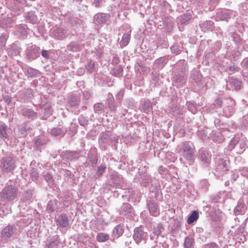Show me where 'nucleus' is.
<instances>
[{
    "instance_id": "nucleus-1",
    "label": "nucleus",
    "mask_w": 248,
    "mask_h": 248,
    "mask_svg": "<svg viewBox=\"0 0 248 248\" xmlns=\"http://www.w3.org/2000/svg\"><path fill=\"white\" fill-rule=\"evenodd\" d=\"M0 167L6 172H10L15 169L16 161L11 157H3L1 160Z\"/></svg>"
},
{
    "instance_id": "nucleus-2",
    "label": "nucleus",
    "mask_w": 248,
    "mask_h": 248,
    "mask_svg": "<svg viewBox=\"0 0 248 248\" xmlns=\"http://www.w3.org/2000/svg\"><path fill=\"white\" fill-rule=\"evenodd\" d=\"M16 190L15 188L8 186L4 188L0 193L1 198L7 200H13L16 195Z\"/></svg>"
},
{
    "instance_id": "nucleus-3",
    "label": "nucleus",
    "mask_w": 248,
    "mask_h": 248,
    "mask_svg": "<svg viewBox=\"0 0 248 248\" xmlns=\"http://www.w3.org/2000/svg\"><path fill=\"white\" fill-rule=\"evenodd\" d=\"M183 156L187 160L191 161L194 153V149L188 143H185L182 147Z\"/></svg>"
},
{
    "instance_id": "nucleus-4",
    "label": "nucleus",
    "mask_w": 248,
    "mask_h": 248,
    "mask_svg": "<svg viewBox=\"0 0 248 248\" xmlns=\"http://www.w3.org/2000/svg\"><path fill=\"white\" fill-rule=\"evenodd\" d=\"M14 230L12 226L5 227L1 232V237L4 239L10 238L13 234Z\"/></svg>"
},
{
    "instance_id": "nucleus-5",
    "label": "nucleus",
    "mask_w": 248,
    "mask_h": 248,
    "mask_svg": "<svg viewBox=\"0 0 248 248\" xmlns=\"http://www.w3.org/2000/svg\"><path fill=\"white\" fill-rule=\"evenodd\" d=\"M57 225L58 226L64 228L66 227L69 224V221L65 215L60 216L57 220Z\"/></svg>"
},
{
    "instance_id": "nucleus-6",
    "label": "nucleus",
    "mask_w": 248,
    "mask_h": 248,
    "mask_svg": "<svg viewBox=\"0 0 248 248\" xmlns=\"http://www.w3.org/2000/svg\"><path fill=\"white\" fill-rule=\"evenodd\" d=\"M144 232L139 227L135 229L133 238L137 243L141 241Z\"/></svg>"
},
{
    "instance_id": "nucleus-7",
    "label": "nucleus",
    "mask_w": 248,
    "mask_h": 248,
    "mask_svg": "<svg viewBox=\"0 0 248 248\" xmlns=\"http://www.w3.org/2000/svg\"><path fill=\"white\" fill-rule=\"evenodd\" d=\"M149 209L150 213L154 216L156 217L159 214V211L156 204L151 202L149 204Z\"/></svg>"
},
{
    "instance_id": "nucleus-8",
    "label": "nucleus",
    "mask_w": 248,
    "mask_h": 248,
    "mask_svg": "<svg viewBox=\"0 0 248 248\" xmlns=\"http://www.w3.org/2000/svg\"><path fill=\"white\" fill-rule=\"evenodd\" d=\"M109 235L108 234L100 232L97 234L96 239L99 242H104L109 239Z\"/></svg>"
},
{
    "instance_id": "nucleus-9",
    "label": "nucleus",
    "mask_w": 248,
    "mask_h": 248,
    "mask_svg": "<svg viewBox=\"0 0 248 248\" xmlns=\"http://www.w3.org/2000/svg\"><path fill=\"white\" fill-rule=\"evenodd\" d=\"M199 218V213L197 211H194L192 214L188 217L187 219V222L188 224H191Z\"/></svg>"
},
{
    "instance_id": "nucleus-10",
    "label": "nucleus",
    "mask_w": 248,
    "mask_h": 248,
    "mask_svg": "<svg viewBox=\"0 0 248 248\" xmlns=\"http://www.w3.org/2000/svg\"><path fill=\"white\" fill-rule=\"evenodd\" d=\"M7 126L5 124L0 125V137L6 139L7 137Z\"/></svg>"
},
{
    "instance_id": "nucleus-11",
    "label": "nucleus",
    "mask_w": 248,
    "mask_h": 248,
    "mask_svg": "<svg viewBox=\"0 0 248 248\" xmlns=\"http://www.w3.org/2000/svg\"><path fill=\"white\" fill-rule=\"evenodd\" d=\"M194 240L192 238L186 237L185 238L184 246L185 248H191L193 245Z\"/></svg>"
},
{
    "instance_id": "nucleus-12",
    "label": "nucleus",
    "mask_w": 248,
    "mask_h": 248,
    "mask_svg": "<svg viewBox=\"0 0 248 248\" xmlns=\"http://www.w3.org/2000/svg\"><path fill=\"white\" fill-rule=\"evenodd\" d=\"M143 109L146 112L152 110V106L151 103L150 101L145 102L143 105Z\"/></svg>"
},
{
    "instance_id": "nucleus-13",
    "label": "nucleus",
    "mask_w": 248,
    "mask_h": 248,
    "mask_svg": "<svg viewBox=\"0 0 248 248\" xmlns=\"http://www.w3.org/2000/svg\"><path fill=\"white\" fill-rule=\"evenodd\" d=\"M130 40V36L128 34H124L122 39V45L126 46L129 43Z\"/></svg>"
},
{
    "instance_id": "nucleus-14",
    "label": "nucleus",
    "mask_w": 248,
    "mask_h": 248,
    "mask_svg": "<svg viewBox=\"0 0 248 248\" xmlns=\"http://www.w3.org/2000/svg\"><path fill=\"white\" fill-rule=\"evenodd\" d=\"M114 232L118 235V236H120L123 234L124 229L120 225H117L115 227Z\"/></svg>"
},
{
    "instance_id": "nucleus-15",
    "label": "nucleus",
    "mask_w": 248,
    "mask_h": 248,
    "mask_svg": "<svg viewBox=\"0 0 248 248\" xmlns=\"http://www.w3.org/2000/svg\"><path fill=\"white\" fill-rule=\"evenodd\" d=\"M201 158L202 161L206 163H209L210 161L211 157L208 155L205 152H202L201 154Z\"/></svg>"
},
{
    "instance_id": "nucleus-16",
    "label": "nucleus",
    "mask_w": 248,
    "mask_h": 248,
    "mask_svg": "<svg viewBox=\"0 0 248 248\" xmlns=\"http://www.w3.org/2000/svg\"><path fill=\"white\" fill-rule=\"evenodd\" d=\"M106 169L105 167L103 166H99L98 167L97 171L96 172V175L100 177L101 176L102 174L105 172Z\"/></svg>"
},
{
    "instance_id": "nucleus-17",
    "label": "nucleus",
    "mask_w": 248,
    "mask_h": 248,
    "mask_svg": "<svg viewBox=\"0 0 248 248\" xmlns=\"http://www.w3.org/2000/svg\"><path fill=\"white\" fill-rule=\"evenodd\" d=\"M205 248H217V245L213 242L210 243L209 244H206L204 246Z\"/></svg>"
},
{
    "instance_id": "nucleus-18",
    "label": "nucleus",
    "mask_w": 248,
    "mask_h": 248,
    "mask_svg": "<svg viewBox=\"0 0 248 248\" xmlns=\"http://www.w3.org/2000/svg\"><path fill=\"white\" fill-rule=\"evenodd\" d=\"M188 108L193 113H196V108L192 104H189Z\"/></svg>"
},
{
    "instance_id": "nucleus-19",
    "label": "nucleus",
    "mask_w": 248,
    "mask_h": 248,
    "mask_svg": "<svg viewBox=\"0 0 248 248\" xmlns=\"http://www.w3.org/2000/svg\"><path fill=\"white\" fill-rule=\"evenodd\" d=\"M42 56L46 58H47L49 56L47 50H43L42 52Z\"/></svg>"
},
{
    "instance_id": "nucleus-20",
    "label": "nucleus",
    "mask_w": 248,
    "mask_h": 248,
    "mask_svg": "<svg viewBox=\"0 0 248 248\" xmlns=\"http://www.w3.org/2000/svg\"><path fill=\"white\" fill-rule=\"evenodd\" d=\"M45 179L47 182L51 181L52 179V176L50 174L47 173L45 175Z\"/></svg>"
},
{
    "instance_id": "nucleus-21",
    "label": "nucleus",
    "mask_w": 248,
    "mask_h": 248,
    "mask_svg": "<svg viewBox=\"0 0 248 248\" xmlns=\"http://www.w3.org/2000/svg\"><path fill=\"white\" fill-rule=\"evenodd\" d=\"M108 107L109 108H110L111 110H114L115 109V107L113 104V103H108Z\"/></svg>"
},
{
    "instance_id": "nucleus-22",
    "label": "nucleus",
    "mask_w": 248,
    "mask_h": 248,
    "mask_svg": "<svg viewBox=\"0 0 248 248\" xmlns=\"http://www.w3.org/2000/svg\"><path fill=\"white\" fill-rule=\"evenodd\" d=\"M69 47L70 48V49L72 51H75V49L74 48L73 44H70L69 46Z\"/></svg>"
},
{
    "instance_id": "nucleus-23",
    "label": "nucleus",
    "mask_w": 248,
    "mask_h": 248,
    "mask_svg": "<svg viewBox=\"0 0 248 248\" xmlns=\"http://www.w3.org/2000/svg\"><path fill=\"white\" fill-rule=\"evenodd\" d=\"M216 104L220 106L221 103V101L220 99H217L215 102Z\"/></svg>"
},
{
    "instance_id": "nucleus-24",
    "label": "nucleus",
    "mask_w": 248,
    "mask_h": 248,
    "mask_svg": "<svg viewBox=\"0 0 248 248\" xmlns=\"http://www.w3.org/2000/svg\"><path fill=\"white\" fill-rule=\"evenodd\" d=\"M5 101L8 103V104H10L11 102V99L10 98H7L6 100H5Z\"/></svg>"
},
{
    "instance_id": "nucleus-25",
    "label": "nucleus",
    "mask_w": 248,
    "mask_h": 248,
    "mask_svg": "<svg viewBox=\"0 0 248 248\" xmlns=\"http://www.w3.org/2000/svg\"><path fill=\"white\" fill-rule=\"evenodd\" d=\"M32 114L33 115L34 114V113L33 112H32Z\"/></svg>"
}]
</instances>
